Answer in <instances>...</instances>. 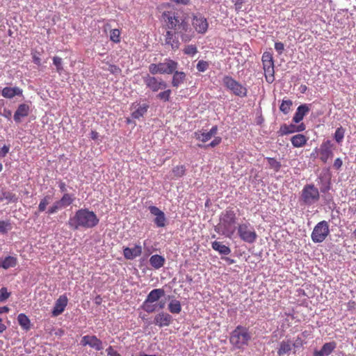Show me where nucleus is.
<instances>
[{"label": "nucleus", "mask_w": 356, "mask_h": 356, "mask_svg": "<svg viewBox=\"0 0 356 356\" xmlns=\"http://www.w3.org/2000/svg\"><path fill=\"white\" fill-rule=\"evenodd\" d=\"M17 264V257L8 256L4 259H0V268L7 270L10 268L15 267Z\"/></svg>", "instance_id": "24"}, {"label": "nucleus", "mask_w": 356, "mask_h": 356, "mask_svg": "<svg viewBox=\"0 0 356 356\" xmlns=\"http://www.w3.org/2000/svg\"><path fill=\"white\" fill-rule=\"evenodd\" d=\"M51 195L44 196L38 205V211L43 212L47 209V207L49 204L51 200Z\"/></svg>", "instance_id": "37"}, {"label": "nucleus", "mask_w": 356, "mask_h": 356, "mask_svg": "<svg viewBox=\"0 0 356 356\" xmlns=\"http://www.w3.org/2000/svg\"><path fill=\"white\" fill-rule=\"evenodd\" d=\"M217 132V127H213L209 131H199L195 133L197 139L202 142H207Z\"/></svg>", "instance_id": "25"}, {"label": "nucleus", "mask_w": 356, "mask_h": 356, "mask_svg": "<svg viewBox=\"0 0 356 356\" xmlns=\"http://www.w3.org/2000/svg\"><path fill=\"white\" fill-rule=\"evenodd\" d=\"M53 63L56 67V72L60 74L63 70V60L62 58L58 56H54L53 58Z\"/></svg>", "instance_id": "47"}, {"label": "nucleus", "mask_w": 356, "mask_h": 356, "mask_svg": "<svg viewBox=\"0 0 356 356\" xmlns=\"http://www.w3.org/2000/svg\"><path fill=\"white\" fill-rule=\"evenodd\" d=\"M172 321V317L166 312H160L154 316V323L160 327L168 326Z\"/></svg>", "instance_id": "15"}, {"label": "nucleus", "mask_w": 356, "mask_h": 356, "mask_svg": "<svg viewBox=\"0 0 356 356\" xmlns=\"http://www.w3.org/2000/svg\"><path fill=\"white\" fill-rule=\"evenodd\" d=\"M162 17L165 22L167 27L170 29L176 30L178 24H179L181 21L176 16L175 13L172 11L163 12Z\"/></svg>", "instance_id": "10"}, {"label": "nucleus", "mask_w": 356, "mask_h": 356, "mask_svg": "<svg viewBox=\"0 0 356 356\" xmlns=\"http://www.w3.org/2000/svg\"><path fill=\"white\" fill-rule=\"evenodd\" d=\"M108 70L113 74H118L121 72V69L115 65L110 64Z\"/></svg>", "instance_id": "54"}, {"label": "nucleus", "mask_w": 356, "mask_h": 356, "mask_svg": "<svg viewBox=\"0 0 356 356\" xmlns=\"http://www.w3.org/2000/svg\"><path fill=\"white\" fill-rule=\"evenodd\" d=\"M149 71L152 74H156L158 73L160 74L159 63L158 64H154V63L150 64L149 65Z\"/></svg>", "instance_id": "53"}, {"label": "nucleus", "mask_w": 356, "mask_h": 356, "mask_svg": "<svg viewBox=\"0 0 356 356\" xmlns=\"http://www.w3.org/2000/svg\"><path fill=\"white\" fill-rule=\"evenodd\" d=\"M220 138H216L212 142H211L208 146L215 147L216 145H218L220 143Z\"/></svg>", "instance_id": "61"}, {"label": "nucleus", "mask_w": 356, "mask_h": 356, "mask_svg": "<svg viewBox=\"0 0 356 356\" xmlns=\"http://www.w3.org/2000/svg\"><path fill=\"white\" fill-rule=\"evenodd\" d=\"M310 108L309 105L305 104L299 106L293 115V121L295 123H299L303 118L309 113Z\"/></svg>", "instance_id": "19"}, {"label": "nucleus", "mask_w": 356, "mask_h": 356, "mask_svg": "<svg viewBox=\"0 0 356 356\" xmlns=\"http://www.w3.org/2000/svg\"><path fill=\"white\" fill-rule=\"evenodd\" d=\"M165 44L171 46L172 49L176 50L179 47V42L174 33L168 31L165 35Z\"/></svg>", "instance_id": "26"}, {"label": "nucleus", "mask_w": 356, "mask_h": 356, "mask_svg": "<svg viewBox=\"0 0 356 356\" xmlns=\"http://www.w3.org/2000/svg\"><path fill=\"white\" fill-rule=\"evenodd\" d=\"M334 143L331 140H327L325 141L321 147L322 153L326 154V156L332 154V149L334 148Z\"/></svg>", "instance_id": "31"}, {"label": "nucleus", "mask_w": 356, "mask_h": 356, "mask_svg": "<svg viewBox=\"0 0 356 356\" xmlns=\"http://www.w3.org/2000/svg\"><path fill=\"white\" fill-rule=\"evenodd\" d=\"M342 165V161L340 158H337L334 163V168L337 170L339 169Z\"/></svg>", "instance_id": "59"}, {"label": "nucleus", "mask_w": 356, "mask_h": 356, "mask_svg": "<svg viewBox=\"0 0 356 356\" xmlns=\"http://www.w3.org/2000/svg\"><path fill=\"white\" fill-rule=\"evenodd\" d=\"M262 63H263V68L264 69H266V67H268V66H269V67L274 66V60L264 61V62H262Z\"/></svg>", "instance_id": "60"}, {"label": "nucleus", "mask_w": 356, "mask_h": 356, "mask_svg": "<svg viewBox=\"0 0 356 356\" xmlns=\"http://www.w3.org/2000/svg\"><path fill=\"white\" fill-rule=\"evenodd\" d=\"M251 339V334L248 329L241 325L237 326L232 331L230 336V343L236 348L243 349L248 346Z\"/></svg>", "instance_id": "2"}, {"label": "nucleus", "mask_w": 356, "mask_h": 356, "mask_svg": "<svg viewBox=\"0 0 356 356\" xmlns=\"http://www.w3.org/2000/svg\"><path fill=\"white\" fill-rule=\"evenodd\" d=\"M58 187L61 192L65 193L67 191L66 184L64 182L60 181L58 183Z\"/></svg>", "instance_id": "63"}, {"label": "nucleus", "mask_w": 356, "mask_h": 356, "mask_svg": "<svg viewBox=\"0 0 356 356\" xmlns=\"http://www.w3.org/2000/svg\"><path fill=\"white\" fill-rule=\"evenodd\" d=\"M7 200L8 203L9 202H16L18 200L16 195L10 191H3L0 196V200Z\"/></svg>", "instance_id": "33"}, {"label": "nucleus", "mask_w": 356, "mask_h": 356, "mask_svg": "<svg viewBox=\"0 0 356 356\" xmlns=\"http://www.w3.org/2000/svg\"><path fill=\"white\" fill-rule=\"evenodd\" d=\"M143 79L147 87L153 92H157L159 90L165 89L167 87V84L161 79H158L149 74L144 76Z\"/></svg>", "instance_id": "7"}, {"label": "nucleus", "mask_w": 356, "mask_h": 356, "mask_svg": "<svg viewBox=\"0 0 356 356\" xmlns=\"http://www.w3.org/2000/svg\"><path fill=\"white\" fill-rule=\"evenodd\" d=\"M168 309L172 314H179L181 311L180 302L177 300H172L168 305Z\"/></svg>", "instance_id": "34"}, {"label": "nucleus", "mask_w": 356, "mask_h": 356, "mask_svg": "<svg viewBox=\"0 0 356 356\" xmlns=\"http://www.w3.org/2000/svg\"><path fill=\"white\" fill-rule=\"evenodd\" d=\"M81 345L83 346H88L97 351L103 349V343L95 335H86L81 338Z\"/></svg>", "instance_id": "9"}, {"label": "nucleus", "mask_w": 356, "mask_h": 356, "mask_svg": "<svg viewBox=\"0 0 356 356\" xmlns=\"http://www.w3.org/2000/svg\"><path fill=\"white\" fill-rule=\"evenodd\" d=\"M149 105L143 104L140 105L134 111L131 113V117L134 119H139L143 117L147 111Z\"/></svg>", "instance_id": "29"}, {"label": "nucleus", "mask_w": 356, "mask_h": 356, "mask_svg": "<svg viewBox=\"0 0 356 356\" xmlns=\"http://www.w3.org/2000/svg\"><path fill=\"white\" fill-rule=\"evenodd\" d=\"M74 197L73 195L65 193L62 197L58 200L62 206L65 208L73 203Z\"/></svg>", "instance_id": "32"}, {"label": "nucleus", "mask_w": 356, "mask_h": 356, "mask_svg": "<svg viewBox=\"0 0 356 356\" xmlns=\"http://www.w3.org/2000/svg\"><path fill=\"white\" fill-rule=\"evenodd\" d=\"M212 248L218 251L220 253H222V243L220 241H214L212 243Z\"/></svg>", "instance_id": "56"}, {"label": "nucleus", "mask_w": 356, "mask_h": 356, "mask_svg": "<svg viewBox=\"0 0 356 356\" xmlns=\"http://www.w3.org/2000/svg\"><path fill=\"white\" fill-rule=\"evenodd\" d=\"M183 51L185 54L193 56L197 53V49L195 45L190 44L186 45L184 48Z\"/></svg>", "instance_id": "46"}, {"label": "nucleus", "mask_w": 356, "mask_h": 356, "mask_svg": "<svg viewBox=\"0 0 356 356\" xmlns=\"http://www.w3.org/2000/svg\"><path fill=\"white\" fill-rule=\"evenodd\" d=\"M291 141L294 147H300L306 143L307 138L303 134H297L291 138Z\"/></svg>", "instance_id": "30"}, {"label": "nucleus", "mask_w": 356, "mask_h": 356, "mask_svg": "<svg viewBox=\"0 0 356 356\" xmlns=\"http://www.w3.org/2000/svg\"><path fill=\"white\" fill-rule=\"evenodd\" d=\"M142 254V247L138 244H136L134 248L125 247L123 248V255L126 259L132 260Z\"/></svg>", "instance_id": "14"}, {"label": "nucleus", "mask_w": 356, "mask_h": 356, "mask_svg": "<svg viewBox=\"0 0 356 356\" xmlns=\"http://www.w3.org/2000/svg\"><path fill=\"white\" fill-rule=\"evenodd\" d=\"M262 62L273 60V57L271 53L266 51L263 54L261 58Z\"/></svg>", "instance_id": "58"}, {"label": "nucleus", "mask_w": 356, "mask_h": 356, "mask_svg": "<svg viewBox=\"0 0 356 356\" xmlns=\"http://www.w3.org/2000/svg\"><path fill=\"white\" fill-rule=\"evenodd\" d=\"M209 67L208 62L201 60L197 64V69L199 72H205Z\"/></svg>", "instance_id": "51"}, {"label": "nucleus", "mask_w": 356, "mask_h": 356, "mask_svg": "<svg viewBox=\"0 0 356 356\" xmlns=\"http://www.w3.org/2000/svg\"><path fill=\"white\" fill-rule=\"evenodd\" d=\"M149 264L155 269H159L164 265L165 259L161 255L154 254L150 257Z\"/></svg>", "instance_id": "28"}, {"label": "nucleus", "mask_w": 356, "mask_h": 356, "mask_svg": "<svg viewBox=\"0 0 356 356\" xmlns=\"http://www.w3.org/2000/svg\"><path fill=\"white\" fill-rule=\"evenodd\" d=\"M336 348L337 343L335 341L325 343L323 344L321 350H315L314 351L313 356H328Z\"/></svg>", "instance_id": "16"}, {"label": "nucleus", "mask_w": 356, "mask_h": 356, "mask_svg": "<svg viewBox=\"0 0 356 356\" xmlns=\"http://www.w3.org/2000/svg\"><path fill=\"white\" fill-rule=\"evenodd\" d=\"M193 26L197 33H203L208 29V23L204 17L195 16L193 19Z\"/></svg>", "instance_id": "17"}, {"label": "nucleus", "mask_w": 356, "mask_h": 356, "mask_svg": "<svg viewBox=\"0 0 356 356\" xmlns=\"http://www.w3.org/2000/svg\"><path fill=\"white\" fill-rule=\"evenodd\" d=\"M292 101L290 99L283 100L280 106V110L284 114L289 113L291 106H292Z\"/></svg>", "instance_id": "41"}, {"label": "nucleus", "mask_w": 356, "mask_h": 356, "mask_svg": "<svg viewBox=\"0 0 356 356\" xmlns=\"http://www.w3.org/2000/svg\"><path fill=\"white\" fill-rule=\"evenodd\" d=\"M165 295V291L163 289H155L152 290L147 295L145 300L151 302H156Z\"/></svg>", "instance_id": "23"}, {"label": "nucleus", "mask_w": 356, "mask_h": 356, "mask_svg": "<svg viewBox=\"0 0 356 356\" xmlns=\"http://www.w3.org/2000/svg\"><path fill=\"white\" fill-rule=\"evenodd\" d=\"M23 90L19 87H5L1 90V95L4 98L12 99L15 96H22Z\"/></svg>", "instance_id": "18"}, {"label": "nucleus", "mask_w": 356, "mask_h": 356, "mask_svg": "<svg viewBox=\"0 0 356 356\" xmlns=\"http://www.w3.org/2000/svg\"><path fill=\"white\" fill-rule=\"evenodd\" d=\"M237 234L243 241L248 243H254L257 238L254 228L248 222L238 225Z\"/></svg>", "instance_id": "4"}, {"label": "nucleus", "mask_w": 356, "mask_h": 356, "mask_svg": "<svg viewBox=\"0 0 356 356\" xmlns=\"http://www.w3.org/2000/svg\"><path fill=\"white\" fill-rule=\"evenodd\" d=\"M330 234L329 225L325 220H322L314 227L311 238L314 243H321L325 240Z\"/></svg>", "instance_id": "5"}, {"label": "nucleus", "mask_w": 356, "mask_h": 356, "mask_svg": "<svg viewBox=\"0 0 356 356\" xmlns=\"http://www.w3.org/2000/svg\"><path fill=\"white\" fill-rule=\"evenodd\" d=\"M186 168L184 165H177L172 169L174 178L181 177L185 174Z\"/></svg>", "instance_id": "42"}, {"label": "nucleus", "mask_w": 356, "mask_h": 356, "mask_svg": "<svg viewBox=\"0 0 356 356\" xmlns=\"http://www.w3.org/2000/svg\"><path fill=\"white\" fill-rule=\"evenodd\" d=\"M12 229L11 224L9 220H0V233L6 234L8 230Z\"/></svg>", "instance_id": "48"}, {"label": "nucleus", "mask_w": 356, "mask_h": 356, "mask_svg": "<svg viewBox=\"0 0 356 356\" xmlns=\"http://www.w3.org/2000/svg\"><path fill=\"white\" fill-rule=\"evenodd\" d=\"M320 199L318 189L314 184H306L301 192L300 201L303 204L310 206Z\"/></svg>", "instance_id": "3"}, {"label": "nucleus", "mask_w": 356, "mask_h": 356, "mask_svg": "<svg viewBox=\"0 0 356 356\" xmlns=\"http://www.w3.org/2000/svg\"><path fill=\"white\" fill-rule=\"evenodd\" d=\"M17 321L19 325L24 330L29 331L31 329V323L30 319L26 314L23 313L19 314L17 316Z\"/></svg>", "instance_id": "27"}, {"label": "nucleus", "mask_w": 356, "mask_h": 356, "mask_svg": "<svg viewBox=\"0 0 356 356\" xmlns=\"http://www.w3.org/2000/svg\"><path fill=\"white\" fill-rule=\"evenodd\" d=\"M264 70L266 81L269 83H272L275 81L274 66L266 67V69H264Z\"/></svg>", "instance_id": "36"}, {"label": "nucleus", "mask_w": 356, "mask_h": 356, "mask_svg": "<svg viewBox=\"0 0 356 356\" xmlns=\"http://www.w3.org/2000/svg\"><path fill=\"white\" fill-rule=\"evenodd\" d=\"M224 86L236 96L244 97L247 95V88L230 76H224Z\"/></svg>", "instance_id": "6"}, {"label": "nucleus", "mask_w": 356, "mask_h": 356, "mask_svg": "<svg viewBox=\"0 0 356 356\" xmlns=\"http://www.w3.org/2000/svg\"><path fill=\"white\" fill-rule=\"evenodd\" d=\"M171 95V90L170 89L166 90L163 92H161L157 95V97L164 102H168L170 99Z\"/></svg>", "instance_id": "49"}, {"label": "nucleus", "mask_w": 356, "mask_h": 356, "mask_svg": "<svg viewBox=\"0 0 356 356\" xmlns=\"http://www.w3.org/2000/svg\"><path fill=\"white\" fill-rule=\"evenodd\" d=\"M10 293L8 292L6 287H2L0 289V302L5 301L10 297Z\"/></svg>", "instance_id": "52"}, {"label": "nucleus", "mask_w": 356, "mask_h": 356, "mask_svg": "<svg viewBox=\"0 0 356 356\" xmlns=\"http://www.w3.org/2000/svg\"><path fill=\"white\" fill-rule=\"evenodd\" d=\"M149 211L151 214L155 216L154 223L158 227H163L165 226L166 218L164 213L156 206L149 207Z\"/></svg>", "instance_id": "12"}, {"label": "nucleus", "mask_w": 356, "mask_h": 356, "mask_svg": "<svg viewBox=\"0 0 356 356\" xmlns=\"http://www.w3.org/2000/svg\"><path fill=\"white\" fill-rule=\"evenodd\" d=\"M246 1L247 0H232L234 8L237 12H239L243 10V5Z\"/></svg>", "instance_id": "50"}, {"label": "nucleus", "mask_w": 356, "mask_h": 356, "mask_svg": "<svg viewBox=\"0 0 356 356\" xmlns=\"http://www.w3.org/2000/svg\"><path fill=\"white\" fill-rule=\"evenodd\" d=\"M29 113V106L26 104H19L14 114V120L19 122L22 118L26 117Z\"/></svg>", "instance_id": "21"}, {"label": "nucleus", "mask_w": 356, "mask_h": 356, "mask_svg": "<svg viewBox=\"0 0 356 356\" xmlns=\"http://www.w3.org/2000/svg\"><path fill=\"white\" fill-rule=\"evenodd\" d=\"M296 124H283L280 127V132L282 135H286L296 132Z\"/></svg>", "instance_id": "39"}, {"label": "nucleus", "mask_w": 356, "mask_h": 356, "mask_svg": "<svg viewBox=\"0 0 356 356\" xmlns=\"http://www.w3.org/2000/svg\"><path fill=\"white\" fill-rule=\"evenodd\" d=\"M175 33L179 35L184 42H188L194 37V33L190 28L189 24L184 20H181L178 24Z\"/></svg>", "instance_id": "8"}, {"label": "nucleus", "mask_w": 356, "mask_h": 356, "mask_svg": "<svg viewBox=\"0 0 356 356\" xmlns=\"http://www.w3.org/2000/svg\"><path fill=\"white\" fill-rule=\"evenodd\" d=\"M63 208L60 202L57 200L47 209V213L48 215L54 214Z\"/></svg>", "instance_id": "40"}, {"label": "nucleus", "mask_w": 356, "mask_h": 356, "mask_svg": "<svg viewBox=\"0 0 356 356\" xmlns=\"http://www.w3.org/2000/svg\"><path fill=\"white\" fill-rule=\"evenodd\" d=\"M68 303V298L65 294L61 295L56 300L55 305L51 312L52 316H58L65 309Z\"/></svg>", "instance_id": "11"}, {"label": "nucleus", "mask_w": 356, "mask_h": 356, "mask_svg": "<svg viewBox=\"0 0 356 356\" xmlns=\"http://www.w3.org/2000/svg\"><path fill=\"white\" fill-rule=\"evenodd\" d=\"M225 217V218H224V222H227L228 223H232V222H235L236 213H235L233 208H228L227 209Z\"/></svg>", "instance_id": "38"}, {"label": "nucleus", "mask_w": 356, "mask_h": 356, "mask_svg": "<svg viewBox=\"0 0 356 356\" xmlns=\"http://www.w3.org/2000/svg\"><path fill=\"white\" fill-rule=\"evenodd\" d=\"M186 74L184 72L175 70L173 72V76L172 79V86L175 88H178L180 85L184 83L186 81Z\"/></svg>", "instance_id": "22"}, {"label": "nucleus", "mask_w": 356, "mask_h": 356, "mask_svg": "<svg viewBox=\"0 0 356 356\" xmlns=\"http://www.w3.org/2000/svg\"><path fill=\"white\" fill-rule=\"evenodd\" d=\"M177 67V62L170 58L165 59L164 63H159L160 74H172Z\"/></svg>", "instance_id": "13"}, {"label": "nucleus", "mask_w": 356, "mask_h": 356, "mask_svg": "<svg viewBox=\"0 0 356 356\" xmlns=\"http://www.w3.org/2000/svg\"><path fill=\"white\" fill-rule=\"evenodd\" d=\"M293 346H296V344L293 343L290 340L282 341L280 343L277 350L278 356H283L286 354H289L292 350Z\"/></svg>", "instance_id": "20"}, {"label": "nucleus", "mask_w": 356, "mask_h": 356, "mask_svg": "<svg viewBox=\"0 0 356 356\" xmlns=\"http://www.w3.org/2000/svg\"><path fill=\"white\" fill-rule=\"evenodd\" d=\"M142 309L147 313H153L157 310V303L147 302L145 300L143 302L141 305Z\"/></svg>", "instance_id": "35"}, {"label": "nucleus", "mask_w": 356, "mask_h": 356, "mask_svg": "<svg viewBox=\"0 0 356 356\" xmlns=\"http://www.w3.org/2000/svg\"><path fill=\"white\" fill-rule=\"evenodd\" d=\"M268 162L270 168L273 169L275 172H278L280 169V162L277 161L274 157H268Z\"/></svg>", "instance_id": "44"}, {"label": "nucleus", "mask_w": 356, "mask_h": 356, "mask_svg": "<svg viewBox=\"0 0 356 356\" xmlns=\"http://www.w3.org/2000/svg\"><path fill=\"white\" fill-rule=\"evenodd\" d=\"M33 61L35 64L40 65L41 64V59L35 54L33 55Z\"/></svg>", "instance_id": "62"}, {"label": "nucleus", "mask_w": 356, "mask_h": 356, "mask_svg": "<svg viewBox=\"0 0 356 356\" xmlns=\"http://www.w3.org/2000/svg\"><path fill=\"white\" fill-rule=\"evenodd\" d=\"M107 355L108 356H121L119 353H118L113 346H110L106 350Z\"/></svg>", "instance_id": "57"}, {"label": "nucleus", "mask_w": 356, "mask_h": 356, "mask_svg": "<svg viewBox=\"0 0 356 356\" xmlns=\"http://www.w3.org/2000/svg\"><path fill=\"white\" fill-rule=\"evenodd\" d=\"M110 40L115 43L120 42V31L118 29H115L110 32Z\"/></svg>", "instance_id": "45"}, {"label": "nucleus", "mask_w": 356, "mask_h": 356, "mask_svg": "<svg viewBox=\"0 0 356 356\" xmlns=\"http://www.w3.org/2000/svg\"><path fill=\"white\" fill-rule=\"evenodd\" d=\"M9 152V147L4 145L0 150V154H3V156L8 154Z\"/></svg>", "instance_id": "64"}, {"label": "nucleus", "mask_w": 356, "mask_h": 356, "mask_svg": "<svg viewBox=\"0 0 356 356\" xmlns=\"http://www.w3.org/2000/svg\"><path fill=\"white\" fill-rule=\"evenodd\" d=\"M99 221L95 212L88 209H80L75 212L74 216L70 218L67 225L72 229L77 230L81 227L93 228L99 223Z\"/></svg>", "instance_id": "1"}, {"label": "nucleus", "mask_w": 356, "mask_h": 356, "mask_svg": "<svg viewBox=\"0 0 356 356\" xmlns=\"http://www.w3.org/2000/svg\"><path fill=\"white\" fill-rule=\"evenodd\" d=\"M275 49L277 51L279 55H281L284 49V44L281 42H276L275 43Z\"/></svg>", "instance_id": "55"}, {"label": "nucleus", "mask_w": 356, "mask_h": 356, "mask_svg": "<svg viewBox=\"0 0 356 356\" xmlns=\"http://www.w3.org/2000/svg\"><path fill=\"white\" fill-rule=\"evenodd\" d=\"M345 130L343 127H338L334 133V138L337 143L342 142L344 138Z\"/></svg>", "instance_id": "43"}]
</instances>
